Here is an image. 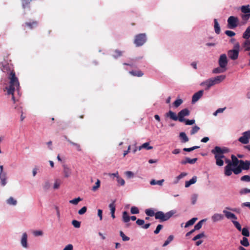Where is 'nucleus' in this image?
Segmentation results:
<instances>
[{"label":"nucleus","mask_w":250,"mask_h":250,"mask_svg":"<svg viewBox=\"0 0 250 250\" xmlns=\"http://www.w3.org/2000/svg\"><path fill=\"white\" fill-rule=\"evenodd\" d=\"M72 224L76 228H79L81 226V222L76 220L72 221Z\"/></svg>","instance_id":"13d9d810"},{"label":"nucleus","mask_w":250,"mask_h":250,"mask_svg":"<svg viewBox=\"0 0 250 250\" xmlns=\"http://www.w3.org/2000/svg\"><path fill=\"white\" fill-rule=\"evenodd\" d=\"M239 166L241 167L242 169L248 170L250 167V161L240 160V164Z\"/></svg>","instance_id":"a211bd4d"},{"label":"nucleus","mask_w":250,"mask_h":250,"mask_svg":"<svg viewBox=\"0 0 250 250\" xmlns=\"http://www.w3.org/2000/svg\"><path fill=\"white\" fill-rule=\"evenodd\" d=\"M122 56V52L119 50H115L112 54V56L115 59Z\"/></svg>","instance_id":"79ce46f5"},{"label":"nucleus","mask_w":250,"mask_h":250,"mask_svg":"<svg viewBox=\"0 0 250 250\" xmlns=\"http://www.w3.org/2000/svg\"><path fill=\"white\" fill-rule=\"evenodd\" d=\"M231 158L232 167H236L239 164H240V160H239L234 155H231Z\"/></svg>","instance_id":"bb28decb"},{"label":"nucleus","mask_w":250,"mask_h":250,"mask_svg":"<svg viewBox=\"0 0 250 250\" xmlns=\"http://www.w3.org/2000/svg\"><path fill=\"white\" fill-rule=\"evenodd\" d=\"M228 26L230 29H234L238 25L239 19L234 16H230L228 19Z\"/></svg>","instance_id":"39448f33"},{"label":"nucleus","mask_w":250,"mask_h":250,"mask_svg":"<svg viewBox=\"0 0 250 250\" xmlns=\"http://www.w3.org/2000/svg\"><path fill=\"white\" fill-rule=\"evenodd\" d=\"M200 130V127L197 125H195L192 127V129L190 132V135H192L196 133Z\"/></svg>","instance_id":"de8ad7c7"},{"label":"nucleus","mask_w":250,"mask_h":250,"mask_svg":"<svg viewBox=\"0 0 250 250\" xmlns=\"http://www.w3.org/2000/svg\"><path fill=\"white\" fill-rule=\"evenodd\" d=\"M204 90H201L193 94L192 98V103L194 104L197 102L203 96Z\"/></svg>","instance_id":"9b49d317"},{"label":"nucleus","mask_w":250,"mask_h":250,"mask_svg":"<svg viewBox=\"0 0 250 250\" xmlns=\"http://www.w3.org/2000/svg\"><path fill=\"white\" fill-rule=\"evenodd\" d=\"M224 219V215L220 213H214L211 216V220L213 222H217L222 220Z\"/></svg>","instance_id":"dca6fc26"},{"label":"nucleus","mask_w":250,"mask_h":250,"mask_svg":"<svg viewBox=\"0 0 250 250\" xmlns=\"http://www.w3.org/2000/svg\"><path fill=\"white\" fill-rule=\"evenodd\" d=\"M200 85L205 87L206 90H208L210 87L214 85L211 79H208L200 83Z\"/></svg>","instance_id":"f8f14e48"},{"label":"nucleus","mask_w":250,"mask_h":250,"mask_svg":"<svg viewBox=\"0 0 250 250\" xmlns=\"http://www.w3.org/2000/svg\"><path fill=\"white\" fill-rule=\"evenodd\" d=\"M27 235L26 233H24L22 234V236L21 240V244L22 246L25 248H27Z\"/></svg>","instance_id":"b1692460"},{"label":"nucleus","mask_w":250,"mask_h":250,"mask_svg":"<svg viewBox=\"0 0 250 250\" xmlns=\"http://www.w3.org/2000/svg\"><path fill=\"white\" fill-rule=\"evenodd\" d=\"M242 169L241 168V167H240V166H236V167H234L233 168H231V172H233V173L236 175H237V174H239V173H240L242 172Z\"/></svg>","instance_id":"f704fd0d"},{"label":"nucleus","mask_w":250,"mask_h":250,"mask_svg":"<svg viewBox=\"0 0 250 250\" xmlns=\"http://www.w3.org/2000/svg\"><path fill=\"white\" fill-rule=\"evenodd\" d=\"M130 74L134 76L142 77L144 73L140 70H134L129 72Z\"/></svg>","instance_id":"72a5a7b5"},{"label":"nucleus","mask_w":250,"mask_h":250,"mask_svg":"<svg viewBox=\"0 0 250 250\" xmlns=\"http://www.w3.org/2000/svg\"><path fill=\"white\" fill-rule=\"evenodd\" d=\"M69 144H70L71 145H72V146H74L76 147L77 150L78 151H82V148L81 147V146L80 144H77V143H74L71 141H69Z\"/></svg>","instance_id":"603ef678"},{"label":"nucleus","mask_w":250,"mask_h":250,"mask_svg":"<svg viewBox=\"0 0 250 250\" xmlns=\"http://www.w3.org/2000/svg\"><path fill=\"white\" fill-rule=\"evenodd\" d=\"M197 161V158H193V159H190L188 157H186L185 158V160H183L181 162V164L182 165H185L187 163H189L190 164H195Z\"/></svg>","instance_id":"6ab92c4d"},{"label":"nucleus","mask_w":250,"mask_h":250,"mask_svg":"<svg viewBox=\"0 0 250 250\" xmlns=\"http://www.w3.org/2000/svg\"><path fill=\"white\" fill-rule=\"evenodd\" d=\"M223 212L224 213V214L225 215V216L226 217V218L227 219H234V220L237 219L236 216L234 213H233L230 211H227L225 209L223 210Z\"/></svg>","instance_id":"f3484780"},{"label":"nucleus","mask_w":250,"mask_h":250,"mask_svg":"<svg viewBox=\"0 0 250 250\" xmlns=\"http://www.w3.org/2000/svg\"><path fill=\"white\" fill-rule=\"evenodd\" d=\"M232 222L238 230L241 231L242 230L241 226L238 222L232 220Z\"/></svg>","instance_id":"4d7b16f0"},{"label":"nucleus","mask_w":250,"mask_h":250,"mask_svg":"<svg viewBox=\"0 0 250 250\" xmlns=\"http://www.w3.org/2000/svg\"><path fill=\"white\" fill-rule=\"evenodd\" d=\"M173 239V236L172 235H170L167 238V240L165 242L164 244L163 245V247H166L168 245Z\"/></svg>","instance_id":"8fccbe9b"},{"label":"nucleus","mask_w":250,"mask_h":250,"mask_svg":"<svg viewBox=\"0 0 250 250\" xmlns=\"http://www.w3.org/2000/svg\"><path fill=\"white\" fill-rule=\"evenodd\" d=\"M6 202L8 204L13 206H15L17 203V200L14 199L12 197H10L9 199H8L6 201Z\"/></svg>","instance_id":"a19ab883"},{"label":"nucleus","mask_w":250,"mask_h":250,"mask_svg":"<svg viewBox=\"0 0 250 250\" xmlns=\"http://www.w3.org/2000/svg\"><path fill=\"white\" fill-rule=\"evenodd\" d=\"M240 10L242 14L250 15V5H243L240 7Z\"/></svg>","instance_id":"4be33fe9"},{"label":"nucleus","mask_w":250,"mask_h":250,"mask_svg":"<svg viewBox=\"0 0 250 250\" xmlns=\"http://www.w3.org/2000/svg\"><path fill=\"white\" fill-rule=\"evenodd\" d=\"M0 179L2 186L6 184V173H0Z\"/></svg>","instance_id":"7c9ffc66"},{"label":"nucleus","mask_w":250,"mask_h":250,"mask_svg":"<svg viewBox=\"0 0 250 250\" xmlns=\"http://www.w3.org/2000/svg\"><path fill=\"white\" fill-rule=\"evenodd\" d=\"M197 198H198L197 194H194L192 195L191 198L192 204L194 205L196 203Z\"/></svg>","instance_id":"e2e57ef3"},{"label":"nucleus","mask_w":250,"mask_h":250,"mask_svg":"<svg viewBox=\"0 0 250 250\" xmlns=\"http://www.w3.org/2000/svg\"><path fill=\"white\" fill-rule=\"evenodd\" d=\"M227 68L220 67V66H219V67L214 68L212 72L214 74L221 73L225 72Z\"/></svg>","instance_id":"473e14b6"},{"label":"nucleus","mask_w":250,"mask_h":250,"mask_svg":"<svg viewBox=\"0 0 250 250\" xmlns=\"http://www.w3.org/2000/svg\"><path fill=\"white\" fill-rule=\"evenodd\" d=\"M240 16H241V19L244 21V24L246 23L250 18V14H241Z\"/></svg>","instance_id":"a18cd8bd"},{"label":"nucleus","mask_w":250,"mask_h":250,"mask_svg":"<svg viewBox=\"0 0 250 250\" xmlns=\"http://www.w3.org/2000/svg\"><path fill=\"white\" fill-rule=\"evenodd\" d=\"M63 173L64 174V177L68 178L70 177L71 174V169L65 165H63Z\"/></svg>","instance_id":"412c9836"},{"label":"nucleus","mask_w":250,"mask_h":250,"mask_svg":"<svg viewBox=\"0 0 250 250\" xmlns=\"http://www.w3.org/2000/svg\"><path fill=\"white\" fill-rule=\"evenodd\" d=\"M1 70L3 72L6 73L8 74V76L12 72H15L12 65L9 63L2 65Z\"/></svg>","instance_id":"9d476101"},{"label":"nucleus","mask_w":250,"mask_h":250,"mask_svg":"<svg viewBox=\"0 0 250 250\" xmlns=\"http://www.w3.org/2000/svg\"><path fill=\"white\" fill-rule=\"evenodd\" d=\"M206 221V219H203L197 223L194 227L193 229L194 231L200 229L202 226L203 223Z\"/></svg>","instance_id":"e433bc0d"},{"label":"nucleus","mask_w":250,"mask_h":250,"mask_svg":"<svg viewBox=\"0 0 250 250\" xmlns=\"http://www.w3.org/2000/svg\"><path fill=\"white\" fill-rule=\"evenodd\" d=\"M8 79L9 80V85L6 87L8 95H12V99L14 103L16 100L14 96V93L15 90H19L20 87V83L18 78L16 76L15 72H12L8 76Z\"/></svg>","instance_id":"f257e3e1"},{"label":"nucleus","mask_w":250,"mask_h":250,"mask_svg":"<svg viewBox=\"0 0 250 250\" xmlns=\"http://www.w3.org/2000/svg\"><path fill=\"white\" fill-rule=\"evenodd\" d=\"M123 220L125 223H127L130 220V217L126 211H124L123 213Z\"/></svg>","instance_id":"ea45409f"},{"label":"nucleus","mask_w":250,"mask_h":250,"mask_svg":"<svg viewBox=\"0 0 250 250\" xmlns=\"http://www.w3.org/2000/svg\"><path fill=\"white\" fill-rule=\"evenodd\" d=\"M184 122L185 123V124L186 125H192L195 123V121L194 119H192V120L185 119V121H184Z\"/></svg>","instance_id":"680f3d73"},{"label":"nucleus","mask_w":250,"mask_h":250,"mask_svg":"<svg viewBox=\"0 0 250 250\" xmlns=\"http://www.w3.org/2000/svg\"><path fill=\"white\" fill-rule=\"evenodd\" d=\"M190 114L189 110L187 108H184L181 110L178 114V121L180 122H184L185 121L184 117L188 116Z\"/></svg>","instance_id":"6e6552de"},{"label":"nucleus","mask_w":250,"mask_h":250,"mask_svg":"<svg viewBox=\"0 0 250 250\" xmlns=\"http://www.w3.org/2000/svg\"><path fill=\"white\" fill-rule=\"evenodd\" d=\"M101 181L99 179H97L94 186L92 188V190L93 191H97L100 187Z\"/></svg>","instance_id":"c03bdc74"},{"label":"nucleus","mask_w":250,"mask_h":250,"mask_svg":"<svg viewBox=\"0 0 250 250\" xmlns=\"http://www.w3.org/2000/svg\"><path fill=\"white\" fill-rule=\"evenodd\" d=\"M145 212L147 216L151 217L155 216L156 218V213L152 209H146L145 210Z\"/></svg>","instance_id":"37998d69"},{"label":"nucleus","mask_w":250,"mask_h":250,"mask_svg":"<svg viewBox=\"0 0 250 250\" xmlns=\"http://www.w3.org/2000/svg\"><path fill=\"white\" fill-rule=\"evenodd\" d=\"M218 63L220 67L227 68L226 67L227 66L228 61L227 55L225 54H222L220 56Z\"/></svg>","instance_id":"0eeeda50"},{"label":"nucleus","mask_w":250,"mask_h":250,"mask_svg":"<svg viewBox=\"0 0 250 250\" xmlns=\"http://www.w3.org/2000/svg\"><path fill=\"white\" fill-rule=\"evenodd\" d=\"M175 213L176 211L174 210H171L166 213L161 211H157V218L161 222L166 221L168 220Z\"/></svg>","instance_id":"f03ea898"},{"label":"nucleus","mask_w":250,"mask_h":250,"mask_svg":"<svg viewBox=\"0 0 250 250\" xmlns=\"http://www.w3.org/2000/svg\"><path fill=\"white\" fill-rule=\"evenodd\" d=\"M250 192V189L247 188H244L240 190V194L241 195L243 194H246Z\"/></svg>","instance_id":"774afa93"},{"label":"nucleus","mask_w":250,"mask_h":250,"mask_svg":"<svg viewBox=\"0 0 250 250\" xmlns=\"http://www.w3.org/2000/svg\"><path fill=\"white\" fill-rule=\"evenodd\" d=\"M226 109V107L224 108H219L218 109H217L213 114V115L214 116H216L218 113H222L225 109Z\"/></svg>","instance_id":"69168bd1"},{"label":"nucleus","mask_w":250,"mask_h":250,"mask_svg":"<svg viewBox=\"0 0 250 250\" xmlns=\"http://www.w3.org/2000/svg\"><path fill=\"white\" fill-rule=\"evenodd\" d=\"M197 181V177L194 176L190 180L186 181L185 183V187L188 188L192 184L195 183Z\"/></svg>","instance_id":"c85d7f7f"},{"label":"nucleus","mask_w":250,"mask_h":250,"mask_svg":"<svg viewBox=\"0 0 250 250\" xmlns=\"http://www.w3.org/2000/svg\"><path fill=\"white\" fill-rule=\"evenodd\" d=\"M240 244L246 247H247L250 245L249 240L246 237H243L242 239L240 241Z\"/></svg>","instance_id":"c9c22d12"},{"label":"nucleus","mask_w":250,"mask_h":250,"mask_svg":"<svg viewBox=\"0 0 250 250\" xmlns=\"http://www.w3.org/2000/svg\"><path fill=\"white\" fill-rule=\"evenodd\" d=\"M62 181L59 179H57L55 180L53 188L54 189H58L61 185Z\"/></svg>","instance_id":"49530a36"},{"label":"nucleus","mask_w":250,"mask_h":250,"mask_svg":"<svg viewBox=\"0 0 250 250\" xmlns=\"http://www.w3.org/2000/svg\"><path fill=\"white\" fill-rule=\"evenodd\" d=\"M226 78L225 75H219L214 78H210L213 83V84H218L222 82Z\"/></svg>","instance_id":"2eb2a0df"},{"label":"nucleus","mask_w":250,"mask_h":250,"mask_svg":"<svg viewBox=\"0 0 250 250\" xmlns=\"http://www.w3.org/2000/svg\"><path fill=\"white\" fill-rule=\"evenodd\" d=\"M109 208H110L111 213H115L116 207L114 204V202L109 204Z\"/></svg>","instance_id":"0e129e2a"},{"label":"nucleus","mask_w":250,"mask_h":250,"mask_svg":"<svg viewBox=\"0 0 250 250\" xmlns=\"http://www.w3.org/2000/svg\"><path fill=\"white\" fill-rule=\"evenodd\" d=\"M120 235L124 241H127L129 240V237L125 236L122 231H120Z\"/></svg>","instance_id":"bf43d9fd"},{"label":"nucleus","mask_w":250,"mask_h":250,"mask_svg":"<svg viewBox=\"0 0 250 250\" xmlns=\"http://www.w3.org/2000/svg\"><path fill=\"white\" fill-rule=\"evenodd\" d=\"M250 140V130L244 132L242 136L238 139V141L243 144H248Z\"/></svg>","instance_id":"423d86ee"},{"label":"nucleus","mask_w":250,"mask_h":250,"mask_svg":"<svg viewBox=\"0 0 250 250\" xmlns=\"http://www.w3.org/2000/svg\"><path fill=\"white\" fill-rule=\"evenodd\" d=\"M38 21H30L28 22H26L22 25V26L24 27H27L30 29H32L36 27L38 25Z\"/></svg>","instance_id":"4468645a"},{"label":"nucleus","mask_w":250,"mask_h":250,"mask_svg":"<svg viewBox=\"0 0 250 250\" xmlns=\"http://www.w3.org/2000/svg\"><path fill=\"white\" fill-rule=\"evenodd\" d=\"M215 150L218 151V153L225 154L229 151V148L226 147H221L218 146H216L214 147Z\"/></svg>","instance_id":"5701e85b"},{"label":"nucleus","mask_w":250,"mask_h":250,"mask_svg":"<svg viewBox=\"0 0 250 250\" xmlns=\"http://www.w3.org/2000/svg\"><path fill=\"white\" fill-rule=\"evenodd\" d=\"M211 152L214 156L216 165L219 167L223 166L224 165V161L223 159L226 158L224 155L225 154L218 153V151L215 150L214 149H212L211 150Z\"/></svg>","instance_id":"7ed1b4c3"},{"label":"nucleus","mask_w":250,"mask_h":250,"mask_svg":"<svg viewBox=\"0 0 250 250\" xmlns=\"http://www.w3.org/2000/svg\"><path fill=\"white\" fill-rule=\"evenodd\" d=\"M243 48H244V50L246 51L250 50V40H245V42L243 43L242 45Z\"/></svg>","instance_id":"cd10ccee"},{"label":"nucleus","mask_w":250,"mask_h":250,"mask_svg":"<svg viewBox=\"0 0 250 250\" xmlns=\"http://www.w3.org/2000/svg\"><path fill=\"white\" fill-rule=\"evenodd\" d=\"M205 236V233L204 232L200 233L197 235H196L195 237H194L192 239L193 241H196L198 239H199L200 238H202Z\"/></svg>","instance_id":"6e6d98bb"},{"label":"nucleus","mask_w":250,"mask_h":250,"mask_svg":"<svg viewBox=\"0 0 250 250\" xmlns=\"http://www.w3.org/2000/svg\"><path fill=\"white\" fill-rule=\"evenodd\" d=\"M241 181L243 182H250V176L246 175L241 177Z\"/></svg>","instance_id":"5fc2aeb1"},{"label":"nucleus","mask_w":250,"mask_h":250,"mask_svg":"<svg viewBox=\"0 0 250 250\" xmlns=\"http://www.w3.org/2000/svg\"><path fill=\"white\" fill-rule=\"evenodd\" d=\"M225 162L227 164V165L225 167V174L226 176H229L231 175V161L228 158H225Z\"/></svg>","instance_id":"1a4fd4ad"},{"label":"nucleus","mask_w":250,"mask_h":250,"mask_svg":"<svg viewBox=\"0 0 250 250\" xmlns=\"http://www.w3.org/2000/svg\"><path fill=\"white\" fill-rule=\"evenodd\" d=\"M179 138L182 143H186L189 141L188 137L184 132H181L179 133Z\"/></svg>","instance_id":"aec40b11"},{"label":"nucleus","mask_w":250,"mask_h":250,"mask_svg":"<svg viewBox=\"0 0 250 250\" xmlns=\"http://www.w3.org/2000/svg\"><path fill=\"white\" fill-rule=\"evenodd\" d=\"M183 103V100L181 99H177L173 103V105L175 107H179Z\"/></svg>","instance_id":"864d4df0"},{"label":"nucleus","mask_w":250,"mask_h":250,"mask_svg":"<svg viewBox=\"0 0 250 250\" xmlns=\"http://www.w3.org/2000/svg\"><path fill=\"white\" fill-rule=\"evenodd\" d=\"M33 0H21L22 7L24 9H30V3Z\"/></svg>","instance_id":"a878e982"},{"label":"nucleus","mask_w":250,"mask_h":250,"mask_svg":"<svg viewBox=\"0 0 250 250\" xmlns=\"http://www.w3.org/2000/svg\"><path fill=\"white\" fill-rule=\"evenodd\" d=\"M197 220V218H196V217L192 218V219H191L190 220H189V221L187 222L185 227L187 228L189 226H190L193 225Z\"/></svg>","instance_id":"4c0bfd02"},{"label":"nucleus","mask_w":250,"mask_h":250,"mask_svg":"<svg viewBox=\"0 0 250 250\" xmlns=\"http://www.w3.org/2000/svg\"><path fill=\"white\" fill-rule=\"evenodd\" d=\"M130 212L132 214H138L139 212L138 208L136 207H132L131 208Z\"/></svg>","instance_id":"338daca9"},{"label":"nucleus","mask_w":250,"mask_h":250,"mask_svg":"<svg viewBox=\"0 0 250 250\" xmlns=\"http://www.w3.org/2000/svg\"><path fill=\"white\" fill-rule=\"evenodd\" d=\"M229 57L232 60H236L239 55V53L236 50H229L228 52Z\"/></svg>","instance_id":"ddd939ff"},{"label":"nucleus","mask_w":250,"mask_h":250,"mask_svg":"<svg viewBox=\"0 0 250 250\" xmlns=\"http://www.w3.org/2000/svg\"><path fill=\"white\" fill-rule=\"evenodd\" d=\"M187 174H188L186 172L181 173L180 175L176 177V181L175 182V183H177L179 180L187 176Z\"/></svg>","instance_id":"052dcab7"},{"label":"nucleus","mask_w":250,"mask_h":250,"mask_svg":"<svg viewBox=\"0 0 250 250\" xmlns=\"http://www.w3.org/2000/svg\"><path fill=\"white\" fill-rule=\"evenodd\" d=\"M82 200V198H81L80 197H78V198H75V199H74L73 200H70L69 201V203L70 204L76 205H77L78 204V203L80 201H81Z\"/></svg>","instance_id":"3c124183"},{"label":"nucleus","mask_w":250,"mask_h":250,"mask_svg":"<svg viewBox=\"0 0 250 250\" xmlns=\"http://www.w3.org/2000/svg\"><path fill=\"white\" fill-rule=\"evenodd\" d=\"M146 40L145 34H139L135 36L134 43L136 46H140L145 43Z\"/></svg>","instance_id":"20e7f679"},{"label":"nucleus","mask_w":250,"mask_h":250,"mask_svg":"<svg viewBox=\"0 0 250 250\" xmlns=\"http://www.w3.org/2000/svg\"><path fill=\"white\" fill-rule=\"evenodd\" d=\"M242 37L245 40H249L250 38V26H248L243 33Z\"/></svg>","instance_id":"c756f323"},{"label":"nucleus","mask_w":250,"mask_h":250,"mask_svg":"<svg viewBox=\"0 0 250 250\" xmlns=\"http://www.w3.org/2000/svg\"><path fill=\"white\" fill-rule=\"evenodd\" d=\"M167 116L173 121L178 120V116H177L174 112L171 110H169L168 112L167 113Z\"/></svg>","instance_id":"393cba45"},{"label":"nucleus","mask_w":250,"mask_h":250,"mask_svg":"<svg viewBox=\"0 0 250 250\" xmlns=\"http://www.w3.org/2000/svg\"><path fill=\"white\" fill-rule=\"evenodd\" d=\"M242 234L245 237H249L250 236V232L247 228H244L241 230Z\"/></svg>","instance_id":"09e8293b"},{"label":"nucleus","mask_w":250,"mask_h":250,"mask_svg":"<svg viewBox=\"0 0 250 250\" xmlns=\"http://www.w3.org/2000/svg\"><path fill=\"white\" fill-rule=\"evenodd\" d=\"M143 148L146 149L147 150L151 149L152 148V147L151 146H149V143H145L143 144L142 146H140L139 147V150H141Z\"/></svg>","instance_id":"58836bf2"},{"label":"nucleus","mask_w":250,"mask_h":250,"mask_svg":"<svg viewBox=\"0 0 250 250\" xmlns=\"http://www.w3.org/2000/svg\"><path fill=\"white\" fill-rule=\"evenodd\" d=\"M214 27L215 32L216 34H219L220 33V27L219 24L217 19H215L214 20Z\"/></svg>","instance_id":"2f4dec72"}]
</instances>
